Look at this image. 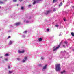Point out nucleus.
<instances>
[{
  "label": "nucleus",
  "mask_w": 74,
  "mask_h": 74,
  "mask_svg": "<svg viewBox=\"0 0 74 74\" xmlns=\"http://www.w3.org/2000/svg\"><path fill=\"white\" fill-rule=\"evenodd\" d=\"M24 59L26 60V59H27V57H24Z\"/></svg>",
  "instance_id": "22"
},
{
  "label": "nucleus",
  "mask_w": 74,
  "mask_h": 74,
  "mask_svg": "<svg viewBox=\"0 0 74 74\" xmlns=\"http://www.w3.org/2000/svg\"><path fill=\"white\" fill-rule=\"evenodd\" d=\"M62 5H63V3H62V2H61L59 5L58 6L59 7H61V6H62Z\"/></svg>",
  "instance_id": "7"
},
{
  "label": "nucleus",
  "mask_w": 74,
  "mask_h": 74,
  "mask_svg": "<svg viewBox=\"0 0 74 74\" xmlns=\"http://www.w3.org/2000/svg\"><path fill=\"white\" fill-rule=\"evenodd\" d=\"M71 35H72V36H74V33L72 32V33H71Z\"/></svg>",
  "instance_id": "15"
},
{
  "label": "nucleus",
  "mask_w": 74,
  "mask_h": 74,
  "mask_svg": "<svg viewBox=\"0 0 74 74\" xmlns=\"http://www.w3.org/2000/svg\"><path fill=\"white\" fill-rule=\"evenodd\" d=\"M21 10H23V7H22L21 8Z\"/></svg>",
  "instance_id": "26"
},
{
  "label": "nucleus",
  "mask_w": 74,
  "mask_h": 74,
  "mask_svg": "<svg viewBox=\"0 0 74 74\" xmlns=\"http://www.w3.org/2000/svg\"><path fill=\"white\" fill-rule=\"evenodd\" d=\"M18 4H17V6H18Z\"/></svg>",
  "instance_id": "41"
},
{
  "label": "nucleus",
  "mask_w": 74,
  "mask_h": 74,
  "mask_svg": "<svg viewBox=\"0 0 74 74\" xmlns=\"http://www.w3.org/2000/svg\"><path fill=\"white\" fill-rule=\"evenodd\" d=\"M28 7L29 8H30V7H32V5H28Z\"/></svg>",
  "instance_id": "12"
},
{
  "label": "nucleus",
  "mask_w": 74,
  "mask_h": 74,
  "mask_svg": "<svg viewBox=\"0 0 74 74\" xmlns=\"http://www.w3.org/2000/svg\"><path fill=\"white\" fill-rule=\"evenodd\" d=\"M21 23L20 22H18L16 23H15L14 25L15 26H19L20 25H21Z\"/></svg>",
  "instance_id": "3"
},
{
  "label": "nucleus",
  "mask_w": 74,
  "mask_h": 74,
  "mask_svg": "<svg viewBox=\"0 0 74 74\" xmlns=\"http://www.w3.org/2000/svg\"><path fill=\"white\" fill-rule=\"evenodd\" d=\"M17 59L18 60H20V59H19V58H18Z\"/></svg>",
  "instance_id": "33"
},
{
  "label": "nucleus",
  "mask_w": 74,
  "mask_h": 74,
  "mask_svg": "<svg viewBox=\"0 0 74 74\" xmlns=\"http://www.w3.org/2000/svg\"><path fill=\"white\" fill-rule=\"evenodd\" d=\"M9 54H8V53H6L5 54V56H9Z\"/></svg>",
  "instance_id": "16"
},
{
  "label": "nucleus",
  "mask_w": 74,
  "mask_h": 74,
  "mask_svg": "<svg viewBox=\"0 0 74 74\" xmlns=\"http://www.w3.org/2000/svg\"><path fill=\"white\" fill-rule=\"evenodd\" d=\"M12 73V71H9V74H11Z\"/></svg>",
  "instance_id": "19"
},
{
  "label": "nucleus",
  "mask_w": 74,
  "mask_h": 74,
  "mask_svg": "<svg viewBox=\"0 0 74 74\" xmlns=\"http://www.w3.org/2000/svg\"><path fill=\"white\" fill-rule=\"evenodd\" d=\"M60 47H57L56 48H55V47H53V51H56L58 48H59Z\"/></svg>",
  "instance_id": "4"
},
{
  "label": "nucleus",
  "mask_w": 74,
  "mask_h": 74,
  "mask_svg": "<svg viewBox=\"0 0 74 74\" xmlns=\"http://www.w3.org/2000/svg\"><path fill=\"white\" fill-rule=\"evenodd\" d=\"M58 1V0H53V3H55V2H56Z\"/></svg>",
  "instance_id": "11"
},
{
  "label": "nucleus",
  "mask_w": 74,
  "mask_h": 74,
  "mask_svg": "<svg viewBox=\"0 0 74 74\" xmlns=\"http://www.w3.org/2000/svg\"><path fill=\"white\" fill-rule=\"evenodd\" d=\"M58 26H59V25H56V27H58Z\"/></svg>",
  "instance_id": "25"
},
{
  "label": "nucleus",
  "mask_w": 74,
  "mask_h": 74,
  "mask_svg": "<svg viewBox=\"0 0 74 74\" xmlns=\"http://www.w3.org/2000/svg\"><path fill=\"white\" fill-rule=\"evenodd\" d=\"M72 8H74V6H72Z\"/></svg>",
  "instance_id": "37"
},
{
  "label": "nucleus",
  "mask_w": 74,
  "mask_h": 74,
  "mask_svg": "<svg viewBox=\"0 0 74 74\" xmlns=\"http://www.w3.org/2000/svg\"><path fill=\"white\" fill-rule=\"evenodd\" d=\"M64 21H65V22H66V19H64Z\"/></svg>",
  "instance_id": "30"
},
{
  "label": "nucleus",
  "mask_w": 74,
  "mask_h": 74,
  "mask_svg": "<svg viewBox=\"0 0 74 74\" xmlns=\"http://www.w3.org/2000/svg\"><path fill=\"white\" fill-rule=\"evenodd\" d=\"M39 41H42V38H39L38 39Z\"/></svg>",
  "instance_id": "13"
},
{
  "label": "nucleus",
  "mask_w": 74,
  "mask_h": 74,
  "mask_svg": "<svg viewBox=\"0 0 74 74\" xmlns=\"http://www.w3.org/2000/svg\"><path fill=\"white\" fill-rule=\"evenodd\" d=\"M8 38H11L10 36H9L8 37Z\"/></svg>",
  "instance_id": "31"
},
{
  "label": "nucleus",
  "mask_w": 74,
  "mask_h": 74,
  "mask_svg": "<svg viewBox=\"0 0 74 74\" xmlns=\"http://www.w3.org/2000/svg\"><path fill=\"white\" fill-rule=\"evenodd\" d=\"M1 8V6H0V8Z\"/></svg>",
  "instance_id": "42"
},
{
  "label": "nucleus",
  "mask_w": 74,
  "mask_h": 74,
  "mask_svg": "<svg viewBox=\"0 0 74 74\" xmlns=\"http://www.w3.org/2000/svg\"><path fill=\"white\" fill-rule=\"evenodd\" d=\"M38 66H39V67H41V64H39Z\"/></svg>",
  "instance_id": "34"
},
{
  "label": "nucleus",
  "mask_w": 74,
  "mask_h": 74,
  "mask_svg": "<svg viewBox=\"0 0 74 74\" xmlns=\"http://www.w3.org/2000/svg\"><path fill=\"white\" fill-rule=\"evenodd\" d=\"M26 33H27V31H25L24 32V34Z\"/></svg>",
  "instance_id": "23"
},
{
  "label": "nucleus",
  "mask_w": 74,
  "mask_h": 74,
  "mask_svg": "<svg viewBox=\"0 0 74 74\" xmlns=\"http://www.w3.org/2000/svg\"><path fill=\"white\" fill-rule=\"evenodd\" d=\"M63 47H65V45H63Z\"/></svg>",
  "instance_id": "38"
},
{
  "label": "nucleus",
  "mask_w": 74,
  "mask_h": 74,
  "mask_svg": "<svg viewBox=\"0 0 74 74\" xmlns=\"http://www.w3.org/2000/svg\"><path fill=\"white\" fill-rule=\"evenodd\" d=\"M59 36H61V34H59Z\"/></svg>",
  "instance_id": "39"
},
{
  "label": "nucleus",
  "mask_w": 74,
  "mask_h": 74,
  "mask_svg": "<svg viewBox=\"0 0 74 74\" xmlns=\"http://www.w3.org/2000/svg\"><path fill=\"white\" fill-rule=\"evenodd\" d=\"M0 4H4V2L0 1Z\"/></svg>",
  "instance_id": "17"
},
{
  "label": "nucleus",
  "mask_w": 74,
  "mask_h": 74,
  "mask_svg": "<svg viewBox=\"0 0 74 74\" xmlns=\"http://www.w3.org/2000/svg\"><path fill=\"white\" fill-rule=\"evenodd\" d=\"M64 43L65 44H67V42L66 41H65L64 42Z\"/></svg>",
  "instance_id": "20"
},
{
  "label": "nucleus",
  "mask_w": 74,
  "mask_h": 74,
  "mask_svg": "<svg viewBox=\"0 0 74 74\" xmlns=\"http://www.w3.org/2000/svg\"><path fill=\"white\" fill-rule=\"evenodd\" d=\"M50 11H51V10L47 11L45 13V14H46V15L47 14H48V13H49V12H50Z\"/></svg>",
  "instance_id": "8"
},
{
  "label": "nucleus",
  "mask_w": 74,
  "mask_h": 74,
  "mask_svg": "<svg viewBox=\"0 0 74 74\" xmlns=\"http://www.w3.org/2000/svg\"><path fill=\"white\" fill-rule=\"evenodd\" d=\"M47 65H45L44 66H43V69H45L47 67Z\"/></svg>",
  "instance_id": "9"
},
{
  "label": "nucleus",
  "mask_w": 74,
  "mask_h": 74,
  "mask_svg": "<svg viewBox=\"0 0 74 74\" xmlns=\"http://www.w3.org/2000/svg\"><path fill=\"white\" fill-rule=\"evenodd\" d=\"M22 0H19V1L21 2V1H22Z\"/></svg>",
  "instance_id": "36"
},
{
  "label": "nucleus",
  "mask_w": 74,
  "mask_h": 74,
  "mask_svg": "<svg viewBox=\"0 0 74 74\" xmlns=\"http://www.w3.org/2000/svg\"><path fill=\"white\" fill-rule=\"evenodd\" d=\"M73 51H74V50H73Z\"/></svg>",
  "instance_id": "44"
},
{
  "label": "nucleus",
  "mask_w": 74,
  "mask_h": 74,
  "mask_svg": "<svg viewBox=\"0 0 74 74\" xmlns=\"http://www.w3.org/2000/svg\"><path fill=\"white\" fill-rule=\"evenodd\" d=\"M56 71H60L61 70L60 64H58L56 65Z\"/></svg>",
  "instance_id": "1"
},
{
  "label": "nucleus",
  "mask_w": 74,
  "mask_h": 74,
  "mask_svg": "<svg viewBox=\"0 0 74 74\" xmlns=\"http://www.w3.org/2000/svg\"><path fill=\"white\" fill-rule=\"evenodd\" d=\"M47 30L48 32H49V29H47Z\"/></svg>",
  "instance_id": "27"
},
{
  "label": "nucleus",
  "mask_w": 74,
  "mask_h": 74,
  "mask_svg": "<svg viewBox=\"0 0 74 74\" xmlns=\"http://www.w3.org/2000/svg\"><path fill=\"white\" fill-rule=\"evenodd\" d=\"M25 35H23L22 36V37H23V38H25Z\"/></svg>",
  "instance_id": "24"
},
{
  "label": "nucleus",
  "mask_w": 74,
  "mask_h": 74,
  "mask_svg": "<svg viewBox=\"0 0 74 74\" xmlns=\"http://www.w3.org/2000/svg\"><path fill=\"white\" fill-rule=\"evenodd\" d=\"M18 52H19V53H24V52H25V51L23 50L22 51H20L19 50Z\"/></svg>",
  "instance_id": "6"
},
{
  "label": "nucleus",
  "mask_w": 74,
  "mask_h": 74,
  "mask_svg": "<svg viewBox=\"0 0 74 74\" xmlns=\"http://www.w3.org/2000/svg\"><path fill=\"white\" fill-rule=\"evenodd\" d=\"M53 11H56V8H54Z\"/></svg>",
  "instance_id": "14"
},
{
  "label": "nucleus",
  "mask_w": 74,
  "mask_h": 74,
  "mask_svg": "<svg viewBox=\"0 0 74 74\" xmlns=\"http://www.w3.org/2000/svg\"><path fill=\"white\" fill-rule=\"evenodd\" d=\"M13 2H16L17 0H13Z\"/></svg>",
  "instance_id": "21"
},
{
  "label": "nucleus",
  "mask_w": 74,
  "mask_h": 74,
  "mask_svg": "<svg viewBox=\"0 0 74 74\" xmlns=\"http://www.w3.org/2000/svg\"><path fill=\"white\" fill-rule=\"evenodd\" d=\"M5 60L6 61H7L8 60V59H7V58L5 59Z\"/></svg>",
  "instance_id": "28"
},
{
  "label": "nucleus",
  "mask_w": 74,
  "mask_h": 74,
  "mask_svg": "<svg viewBox=\"0 0 74 74\" xmlns=\"http://www.w3.org/2000/svg\"><path fill=\"white\" fill-rule=\"evenodd\" d=\"M26 60L23 59V63H24V62H25V61H26Z\"/></svg>",
  "instance_id": "18"
},
{
  "label": "nucleus",
  "mask_w": 74,
  "mask_h": 74,
  "mask_svg": "<svg viewBox=\"0 0 74 74\" xmlns=\"http://www.w3.org/2000/svg\"><path fill=\"white\" fill-rule=\"evenodd\" d=\"M62 41H63V40H62L61 42H62Z\"/></svg>",
  "instance_id": "43"
},
{
  "label": "nucleus",
  "mask_w": 74,
  "mask_h": 74,
  "mask_svg": "<svg viewBox=\"0 0 74 74\" xmlns=\"http://www.w3.org/2000/svg\"><path fill=\"white\" fill-rule=\"evenodd\" d=\"M0 58H2V57H0Z\"/></svg>",
  "instance_id": "40"
},
{
  "label": "nucleus",
  "mask_w": 74,
  "mask_h": 74,
  "mask_svg": "<svg viewBox=\"0 0 74 74\" xmlns=\"http://www.w3.org/2000/svg\"><path fill=\"white\" fill-rule=\"evenodd\" d=\"M14 42V41L10 40L9 41V45H11V44H12L13 43V42Z\"/></svg>",
  "instance_id": "5"
},
{
  "label": "nucleus",
  "mask_w": 74,
  "mask_h": 74,
  "mask_svg": "<svg viewBox=\"0 0 74 74\" xmlns=\"http://www.w3.org/2000/svg\"><path fill=\"white\" fill-rule=\"evenodd\" d=\"M29 19H31V17H28L25 18L23 20V22L24 23H28L30 22V21H29Z\"/></svg>",
  "instance_id": "2"
},
{
  "label": "nucleus",
  "mask_w": 74,
  "mask_h": 74,
  "mask_svg": "<svg viewBox=\"0 0 74 74\" xmlns=\"http://www.w3.org/2000/svg\"><path fill=\"white\" fill-rule=\"evenodd\" d=\"M60 45H61V43H60V44L58 46V47H60Z\"/></svg>",
  "instance_id": "29"
},
{
  "label": "nucleus",
  "mask_w": 74,
  "mask_h": 74,
  "mask_svg": "<svg viewBox=\"0 0 74 74\" xmlns=\"http://www.w3.org/2000/svg\"><path fill=\"white\" fill-rule=\"evenodd\" d=\"M41 59H42V60L43 59V58L42 57H41Z\"/></svg>",
  "instance_id": "35"
},
{
  "label": "nucleus",
  "mask_w": 74,
  "mask_h": 74,
  "mask_svg": "<svg viewBox=\"0 0 74 74\" xmlns=\"http://www.w3.org/2000/svg\"><path fill=\"white\" fill-rule=\"evenodd\" d=\"M64 73H66V71L65 70H64L63 72H61V74H63Z\"/></svg>",
  "instance_id": "10"
},
{
  "label": "nucleus",
  "mask_w": 74,
  "mask_h": 74,
  "mask_svg": "<svg viewBox=\"0 0 74 74\" xmlns=\"http://www.w3.org/2000/svg\"><path fill=\"white\" fill-rule=\"evenodd\" d=\"M8 69H10V66H8Z\"/></svg>",
  "instance_id": "32"
}]
</instances>
